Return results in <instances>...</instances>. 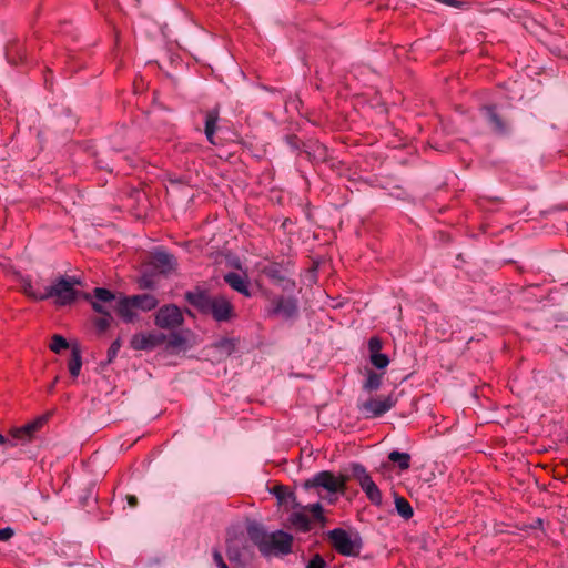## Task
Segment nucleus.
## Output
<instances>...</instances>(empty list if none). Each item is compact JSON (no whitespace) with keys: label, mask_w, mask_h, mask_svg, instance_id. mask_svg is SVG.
Masks as SVG:
<instances>
[{"label":"nucleus","mask_w":568,"mask_h":568,"mask_svg":"<svg viewBox=\"0 0 568 568\" xmlns=\"http://www.w3.org/2000/svg\"><path fill=\"white\" fill-rule=\"evenodd\" d=\"M184 300L201 315L211 316L217 323H227L236 317L234 305L223 294L211 295L209 290L196 285L184 293Z\"/></svg>","instance_id":"f257e3e1"},{"label":"nucleus","mask_w":568,"mask_h":568,"mask_svg":"<svg viewBox=\"0 0 568 568\" xmlns=\"http://www.w3.org/2000/svg\"><path fill=\"white\" fill-rule=\"evenodd\" d=\"M246 532L265 558L284 557L292 552L293 536L282 529L267 532L262 524L252 520L246 525Z\"/></svg>","instance_id":"f03ea898"},{"label":"nucleus","mask_w":568,"mask_h":568,"mask_svg":"<svg viewBox=\"0 0 568 568\" xmlns=\"http://www.w3.org/2000/svg\"><path fill=\"white\" fill-rule=\"evenodd\" d=\"M77 285H81L79 277L60 275L51 285L45 287L44 301L54 297L57 306H69L73 304L80 295V292L75 288Z\"/></svg>","instance_id":"7ed1b4c3"},{"label":"nucleus","mask_w":568,"mask_h":568,"mask_svg":"<svg viewBox=\"0 0 568 568\" xmlns=\"http://www.w3.org/2000/svg\"><path fill=\"white\" fill-rule=\"evenodd\" d=\"M333 548L343 556L356 557L359 555L363 541L358 534L352 536L343 528H334L327 534Z\"/></svg>","instance_id":"20e7f679"},{"label":"nucleus","mask_w":568,"mask_h":568,"mask_svg":"<svg viewBox=\"0 0 568 568\" xmlns=\"http://www.w3.org/2000/svg\"><path fill=\"white\" fill-rule=\"evenodd\" d=\"M346 476H335L329 470L316 473L312 478L304 481L303 487L308 490L312 488H323L329 494H344L346 489Z\"/></svg>","instance_id":"39448f33"},{"label":"nucleus","mask_w":568,"mask_h":568,"mask_svg":"<svg viewBox=\"0 0 568 568\" xmlns=\"http://www.w3.org/2000/svg\"><path fill=\"white\" fill-rule=\"evenodd\" d=\"M351 473L354 479L359 484L368 500L375 506H381L383 503L382 491L374 483L366 468L359 463H352Z\"/></svg>","instance_id":"423d86ee"},{"label":"nucleus","mask_w":568,"mask_h":568,"mask_svg":"<svg viewBox=\"0 0 568 568\" xmlns=\"http://www.w3.org/2000/svg\"><path fill=\"white\" fill-rule=\"evenodd\" d=\"M268 317H282L285 321L298 316V301L293 296L276 295L270 301L266 307Z\"/></svg>","instance_id":"0eeeda50"},{"label":"nucleus","mask_w":568,"mask_h":568,"mask_svg":"<svg viewBox=\"0 0 568 568\" xmlns=\"http://www.w3.org/2000/svg\"><path fill=\"white\" fill-rule=\"evenodd\" d=\"M183 323V313L176 304H165L154 314V324L162 329H175Z\"/></svg>","instance_id":"6e6552de"},{"label":"nucleus","mask_w":568,"mask_h":568,"mask_svg":"<svg viewBox=\"0 0 568 568\" xmlns=\"http://www.w3.org/2000/svg\"><path fill=\"white\" fill-rule=\"evenodd\" d=\"M396 398L392 395L385 397H372L358 404V410L365 418H377L389 412L396 405Z\"/></svg>","instance_id":"1a4fd4ad"},{"label":"nucleus","mask_w":568,"mask_h":568,"mask_svg":"<svg viewBox=\"0 0 568 568\" xmlns=\"http://www.w3.org/2000/svg\"><path fill=\"white\" fill-rule=\"evenodd\" d=\"M291 262L285 264L280 262H270L261 267V273L266 276L273 284L281 286L283 290H292L295 287V281L286 276L287 267Z\"/></svg>","instance_id":"9d476101"},{"label":"nucleus","mask_w":568,"mask_h":568,"mask_svg":"<svg viewBox=\"0 0 568 568\" xmlns=\"http://www.w3.org/2000/svg\"><path fill=\"white\" fill-rule=\"evenodd\" d=\"M82 296L85 301L91 303L92 308L97 313H106L108 311L111 312V310H113V305L118 301L115 294L105 287H95L92 294L83 293Z\"/></svg>","instance_id":"9b49d317"},{"label":"nucleus","mask_w":568,"mask_h":568,"mask_svg":"<svg viewBox=\"0 0 568 568\" xmlns=\"http://www.w3.org/2000/svg\"><path fill=\"white\" fill-rule=\"evenodd\" d=\"M480 112L485 116L491 131L499 136H506L510 132L508 122L499 113L497 105L487 104L480 108Z\"/></svg>","instance_id":"f8f14e48"},{"label":"nucleus","mask_w":568,"mask_h":568,"mask_svg":"<svg viewBox=\"0 0 568 568\" xmlns=\"http://www.w3.org/2000/svg\"><path fill=\"white\" fill-rule=\"evenodd\" d=\"M165 339L166 336L163 333H136L131 337L130 346L135 351H151Z\"/></svg>","instance_id":"ddd939ff"},{"label":"nucleus","mask_w":568,"mask_h":568,"mask_svg":"<svg viewBox=\"0 0 568 568\" xmlns=\"http://www.w3.org/2000/svg\"><path fill=\"white\" fill-rule=\"evenodd\" d=\"M48 415H43L21 427L12 428L10 430V436L16 439L17 443H28L33 438L34 434L48 422Z\"/></svg>","instance_id":"4468645a"},{"label":"nucleus","mask_w":568,"mask_h":568,"mask_svg":"<svg viewBox=\"0 0 568 568\" xmlns=\"http://www.w3.org/2000/svg\"><path fill=\"white\" fill-rule=\"evenodd\" d=\"M303 153L313 164L325 163L329 159L328 149L317 140H308L304 142Z\"/></svg>","instance_id":"2eb2a0df"},{"label":"nucleus","mask_w":568,"mask_h":568,"mask_svg":"<svg viewBox=\"0 0 568 568\" xmlns=\"http://www.w3.org/2000/svg\"><path fill=\"white\" fill-rule=\"evenodd\" d=\"M226 556L237 568H246L247 561L253 557V551L248 545H243L240 548L232 542H227Z\"/></svg>","instance_id":"dca6fc26"},{"label":"nucleus","mask_w":568,"mask_h":568,"mask_svg":"<svg viewBox=\"0 0 568 568\" xmlns=\"http://www.w3.org/2000/svg\"><path fill=\"white\" fill-rule=\"evenodd\" d=\"M150 264L162 274L172 272L176 266V260L173 254L158 250L151 255Z\"/></svg>","instance_id":"f3484780"},{"label":"nucleus","mask_w":568,"mask_h":568,"mask_svg":"<svg viewBox=\"0 0 568 568\" xmlns=\"http://www.w3.org/2000/svg\"><path fill=\"white\" fill-rule=\"evenodd\" d=\"M224 282L237 293L251 297L250 284L245 276L236 272H229L223 276Z\"/></svg>","instance_id":"a211bd4d"},{"label":"nucleus","mask_w":568,"mask_h":568,"mask_svg":"<svg viewBox=\"0 0 568 568\" xmlns=\"http://www.w3.org/2000/svg\"><path fill=\"white\" fill-rule=\"evenodd\" d=\"M133 308L135 307L131 301V296H120L113 305V311H115L125 323H132L135 320L136 314L133 312Z\"/></svg>","instance_id":"6ab92c4d"},{"label":"nucleus","mask_w":568,"mask_h":568,"mask_svg":"<svg viewBox=\"0 0 568 568\" xmlns=\"http://www.w3.org/2000/svg\"><path fill=\"white\" fill-rule=\"evenodd\" d=\"M220 120V111L217 108L209 110L205 114L204 133L207 141L215 145L214 135L217 130V122Z\"/></svg>","instance_id":"aec40b11"},{"label":"nucleus","mask_w":568,"mask_h":568,"mask_svg":"<svg viewBox=\"0 0 568 568\" xmlns=\"http://www.w3.org/2000/svg\"><path fill=\"white\" fill-rule=\"evenodd\" d=\"M131 301L133 302L135 308L143 312L152 311L159 305L158 298L154 295L148 293L132 295Z\"/></svg>","instance_id":"412c9836"},{"label":"nucleus","mask_w":568,"mask_h":568,"mask_svg":"<svg viewBox=\"0 0 568 568\" xmlns=\"http://www.w3.org/2000/svg\"><path fill=\"white\" fill-rule=\"evenodd\" d=\"M82 367L81 349L78 345L71 347L70 358L68 361V369L72 377H78Z\"/></svg>","instance_id":"4be33fe9"},{"label":"nucleus","mask_w":568,"mask_h":568,"mask_svg":"<svg viewBox=\"0 0 568 568\" xmlns=\"http://www.w3.org/2000/svg\"><path fill=\"white\" fill-rule=\"evenodd\" d=\"M23 294L33 301H44L45 288L43 291L36 290L29 276L21 280Z\"/></svg>","instance_id":"5701e85b"},{"label":"nucleus","mask_w":568,"mask_h":568,"mask_svg":"<svg viewBox=\"0 0 568 568\" xmlns=\"http://www.w3.org/2000/svg\"><path fill=\"white\" fill-rule=\"evenodd\" d=\"M290 521L298 531L308 532L311 530V520L304 513H292L290 516Z\"/></svg>","instance_id":"b1692460"},{"label":"nucleus","mask_w":568,"mask_h":568,"mask_svg":"<svg viewBox=\"0 0 568 568\" xmlns=\"http://www.w3.org/2000/svg\"><path fill=\"white\" fill-rule=\"evenodd\" d=\"M166 347L170 349H187L190 344L186 336L181 332H172L169 336Z\"/></svg>","instance_id":"393cba45"},{"label":"nucleus","mask_w":568,"mask_h":568,"mask_svg":"<svg viewBox=\"0 0 568 568\" xmlns=\"http://www.w3.org/2000/svg\"><path fill=\"white\" fill-rule=\"evenodd\" d=\"M383 376L374 371H368L363 389L366 392L378 390L382 386Z\"/></svg>","instance_id":"a878e982"},{"label":"nucleus","mask_w":568,"mask_h":568,"mask_svg":"<svg viewBox=\"0 0 568 568\" xmlns=\"http://www.w3.org/2000/svg\"><path fill=\"white\" fill-rule=\"evenodd\" d=\"M388 459L397 464L400 470H406L410 467V455L408 453L393 450L388 454Z\"/></svg>","instance_id":"bb28decb"},{"label":"nucleus","mask_w":568,"mask_h":568,"mask_svg":"<svg viewBox=\"0 0 568 568\" xmlns=\"http://www.w3.org/2000/svg\"><path fill=\"white\" fill-rule=\"evenodd\" d=\"M273 494L280 504L295 501V494L284 485H278L273 488Z\"/></svg>","instance_id":"cd10ccee"},{"label":"nucleus","mask_w":568,"mask_h":568,"mask_svg":"<svg viewBox=\"0 0 568 568\" xmlns=\"http://www.w3.org/2000/svg\"><path fill=\"white\" fill-rule=\"evenodd\" d=\"M395 507H396L397 513L404 519H409L414 515L413 507L410 506L409 501L407 499H405L404 497L397 496L395 498Z\"/></svg>","instance_id":"c85d7f7f"},{"label":"nucleus","mask_w":568,"mask_h":568,"mask_svg":"<svg viewBox=\"0 0 568 568\" xmlns=\"http://www.w3.org/2000/svg\"><path fill=\"white\" fill-rule=\"evenodd\" d=\"M7 58L10 62L16 63L13 60V54L18 57V59L23 62L27 59L26 49L19 43H11L7 47Z\"/></svg>","instance_id":"c756f323"},{"label":"nucleus","mask_w":568,"mask_h":568,"mask_svg":"<svg viewBox=\"0 0 568 568\" xmlns=\"http://www.w3.org/2000/svg\"><path fill=\"white\" fill-rule=\"evenodd\" d=\"M100 314L102 315V317H99L94 321V326L99 333H104L110 327V324L113 318L110 311Z\"/></svg>","instance_id":"7c9ffc66"},{"label":"nucleus","mask_w":568,"mask_h":568,"mask_svg":"<svg viewBox=\"0 0 568 568\" xmlns=\"http://www.w3.org/2000/svg\"><path fill=\"white\" fill-rule=\"evenodd\" d=\"M369 359L377 369H385L389 364V357L384 353L371 354Z\"/></svg>","instance_id":"2f4dec72"},{"label":"nucleus","mask_w":568,"mask_h":568,"mask_svg":"<svg viewBox=\"0 0 568 568\" xmlns=\"http://www.w3.org/2000/svg\"><path fill=\"white\" fill-rule=\"evenodd\" d=\"M121 345H122V342H121L120 337H118L115 341L112 342V344L110 345V347L108 349L106 359H105V362L102 363L103 366H106L114 361V358L116 357V355L121 348Z\"/></svg>","instance_id":"473e14b6"},{"label":"nucleus","mask_w":568,"mask_h":568,"mask_svg":"<svg viewBox=\"0 0 568 568\" xmlns=\"http://www.w3.org/2000/svg\"><path fill=\"white\" fill-rule=\"evenodd\" d=\"M69 347L68 341L61 335H53L50 349L54 353H60L62 349H67Z\"/></svg>","instance_id":"72a5a7b5"},{"label":"nucleus","mask_w":568,"mask_h":568,"mask_svg":"<svg viewBox=\"0 0 568 568\" xmlns=\"http://www.w3.org/2000/svg\"><path fill=\"white\" fill-rule=\"evenodd\" d=\"M139 287L142 290H153L155 287V282L153 280V274L151 273H143L139 281H138Z\"/></svg>","instance_id":"f704fd0d"},{"label":"nucleus","mask_w":568,"mask_h":568,"mask_svg":"<svg viewBox=\"0 0 568 568\" xmlns=\"http://www.w3.org/2000/svg\"><path fill=\"white\" fill-rule=\"evenodd\" d=\"M286 144L293 150V151H303V143L301 142L298 136L295 134H288L284 138Z\"/></svg>","instance_id":"c9c22d12"},{"label":"nucleus","mask_w":568,"mask_h":568,"mask_svg":"<svg viewBox=\"0 0 568 568\" xmlns=\"http://www.w3.org/2000/svg\"><path fill=\"white\" fill-rule=\"evenodd\" d=\"M383 347V342L378 336H372L368 339V351L371 354H379Z\"/></svg>","instance_id":"e433bc0d"},{"label":"nucleus","mask_w":568,"mask_h":568,"mask_svg":"<svg viewBox=\"0 0 568 568\" xmlns=\"http://www.w3.org/2000/svg\"><path fill=\"white\" fill-rule=\"evenodd\" d=\"M306 568H327V564L320 554H316L310 559Z\"/></svg>","instance_id":"4c0bfd02"},{"label":"nucleus","mask_w":568,"mask_h":568,"mask_svg":"<svg viewBox=\"0 0 568 568\" xmlns=\"http://www.w3.org/2000/svg\"><path fill=\"white\" fill-rule=\"evenodd\" d=\"M310 511L312 513L313 517L320 521H324L325 518L323 516V507L320 503H315L310 506Z\"/></svg>","instance_id":"58836bf2"},{"label":"nucleus","mask_w":568,"mask_h":568,"mask_svg":"<svg viewBox=\"0 0 568 568\" xmlns=\"http://www.w3.org/2000/svg\"><path fill=\"white\" fill-rule=\"evenodd\" d=\"M212 556H213V560H214L215 565L217 566V568H229V566L226 565V562L224 561V559L222 557V554L220 552V550L217 548L213 549Z\"/></svg>","instance_id":"ea45409f"},{"label":"nucleus","mask_w":568,"mask_h":568,"mask_svg":"<svg viewBox=\"0 0 568 568\" xmlns=\"http://www.w3.org/2000/svg\"><path fill=\"white\" fill-rule=\"evenodd\" d=\"M14 536V529L11 527H4L0 529V540L8 541Z\"/></svg>","instance_id":"a19ab883"},{"label":"nucleus","mask_w":568,"mask_h":568,"mask_svg":"<svg viewBox=\"0 0 568 568\" xmlns=\"http://www.w3.org/2000/svg\"><path fill=\"white\" fill-rule=\"evenodd\" d=\"M18 443L16 439H13L12 437L11 438H8L6 437L4 435L0 434V446H10V447H14L17 446Z\"/></svg>","instance_id":"79ce46f5"},{"label":"nucleus","mask_w":568,"mask_h":568,"mask_svg":"<svg viewBox=\"0 0 568 568\" xmlns=\"http://www.w3.org/2000/svg\"><path fill=\"white\" fill-rule=\"evenodd\" d=\"M126 501L130 507H136L139 501L138 498L134 495H126Z\"/></svg>","instance_id":"37998d69"},{"label":"nucleus","mask_w":568,"mask_h":568,"mask_svg":"<svg viewBox=\"0 0 568 568\" xmlns=\"http://www.w3.org/2000/svg\"><path fill=\"white\" fill-rule=\"evenodd\" d=\"M443 3L454 8H459L462 4L459 0H444Z\"/></svg>","instance_id":"c03bdc74"},{"label":"nucleus","mask_w":568,"mask_h":568,"mask_svg":"<svg viewBox=\"0 0 568 568\" xmlns=\"http://www.w3.org/2000/svg\"><path fill=\"white\" fill-rule=\"evenodd\" d=\"M98 164H99V168H100V169H104V170H108V171H110V172H112V171H113V168H108L106 165H104V164L102 163V161H101V160H99V161H98Z\"/></svg>","instance_id":"a18cd8bd"},{"label":"nucleus","mask_w":568,"mask_h":568,"mask_svg":"<svg viewBox=\"0 0 568 568\" xmlns=\"http://www.w3.org/2000/svg\"><path fill=\"white\" fill-rule=\"evenodd\" d=\"M220 344H221V345H225V344H230V345H231L232 343H231V339H229V338H223V339L220 342Z\"/></svg>","instance_id":"49530a36"},{"label":"nucleus","mask_w":568,"mask_h":568,"mask_svg":"<svg viewBox=\"0 0 568 568\" xmlns=\"http://www.w3.org/2000/svg\"><path fill=\"white\" fill-rule=\"evenodd\" d=\"M186 313H187V314H189L190 316H193V313H192V311H190V310H186Z\"/></svg>","instance_id":"de8ad7c7"},{"label":"nucleus","mask_w":568,"mask_h":568,"mask_svg":"<svg viewBox=\"0 0 568 568\" xmlns=\"http://www.w3.org/2000/svg\"><path fill=\"white\" fill-rule=\"evenodd\" d=\"M437 1L443 3L444 0H437Z\"/></svg>","instance_id":"09e8293b"}]
</instances>
